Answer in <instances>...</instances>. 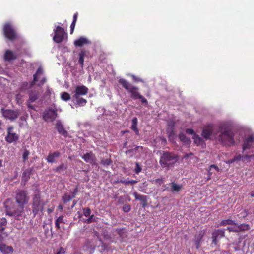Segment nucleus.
<instances>
[{"label": "nucleus", "instance_id": "a19ab883", "mask_svg": "<svg viewBox=\"0 0 254 254\" xmlns=\"http://www.w3.org/2000/svg\"><path fill=\"white\" fill-rule=\"evenodd\" d=\"M171 125H172L171 129L170 130H167V133L168 134V137L170 139L172 137H173V136L175 134L174 131V127L175 126V123L174 122H172Z\"/></svg>", "mask_w": 254, "mask_h": 254}, {"label": "nucleus", "instance_id": "ea45409f", "mask_svg": "<svg viewBox=\"0 0 254 254\" xmlns=\"http://www.w3.org/2000/svg\"><path fill=\"white\" fill-rule=\"evenodd\" d=\"M116 231L122 239H123L126 235V230L125 228L118 229H117Z\"/></svg>", "mask_w": 254, "mask_h": 254}, {"label": "nucleus", "instance_id": "b1692460", "mask_svg": "<svg viewBox=\"0 0 254 254\" xmlns=\"http://www.w3.org/2000/svg\"><path fill=\"white\" fill-rule=\"evenodd\" d=\"M29 100L28 101L34 102L39 97V93L37 91L30 90L28 91Z\"/></svg>", "mask_w": 254, "mask_h": 254}, {"label": "nucleus", "instance_id": "f8f14e48", "mask_svg": "<svg viewBox=\"0 0 254 254\" xmlns=\"http://www.w3.org/2000/svg\"><path fill=\"white\" fill-rule=\"evenodd\" d=\"M214 130V126L213 125H208L204 127L201 135L205 139H210L212 132Z\"/></svg>", "mask_w": 254, "mask_h": 254}, {"label": "nucleus", "instance_id": "423d86ee", "mask_svg": "<svg viewBox=\"0 0 254 254\" xmlns=\"http://www.w3.org/2000/svg\"><path fill=\"white\" fill-rule=\"evenodd\" d=\"M1 113L5 118L11 121L16 120L20 115V111L19 110L5 109L3 108L1 109Z\"/></svg>", "mask_w": 254, "mask_h": 254}, {"label": "nucleus", "instance_id": "09e8293b", "mask_svg": "<svg viewBox=\"0 0 254 254\" xmlns=\"http://www.w3.org/2000/svg\"><path fill=\"white\" fill-rule=\"evenodd\" d=\"M89 216L90 217L86 220V223H90L96 221V218L94 217V215H92Z\"/></svg>", "mask_w": 254, "mask_h": 254}, {"label": "nucleus", "instance_id": "1a4fd4ad", "mask_svg": "<svg viewBox=\"0 0 254 254\" xmlns=\"http://www.w3.org/2000/svg\"><path fill=\"white\" fill-rule=\"evenodd\" d=\"M55 35L53 37V40L57 43H60L63 41L65 36H67V33L65 32L64 29L58 26L54 30Z\"/></svg>", "mask_w": 254, "mask_h": 254}, {"label": "nucleus", "instance_id": "79ce46f5", "mask_svg": "<svg viewBox=\"0 0 254 254\" xmlns=\"http://www.w3.org/2000/svg\"><path fill=\"white\" fill-rule=\"evenodd\" d=\"M72 199L71 197V195L68 194L67 193H65L64 194L63 196H62V200L63 201V202L65 203H67L68 202H69V201H70Z\"/></svg>", "mask_w": 254, "mask_h": 254}, {"label": "nucleus", "instance_id": "69168bd1", "mask_svg": "<svg viewBox=\"0 0 254 254\" xmlns=\"http://www.w3.org/2000/svg\"><path fill=\"white\" fill-rule=\"evenodd\" d=\"M212 168H214L217 171H219V169L218 167L216 165L213 164V165H210V169H211Z\"/></svg>", "mask_w": 254, "mask_h": 254}, {"label": "nucleus", "instance_id": "39448f33", "mask_svg": "<svg viewBox=\"0 0 254 254\" xmlns=\"http://www.w3.org/2000/svg\"><path fill=\"white\" fill-rule=\"evenodd\" d=\"M29 200V197L27 190H21L16 191L15 200L18 204L24 207V205L28 203Z\"/></svg>", "mask_w": 254, "mask_h": 254}, {"label": "nucleus", "instance_id": "7ed1b4c3", "mask_svg": "<svg viewBox=\"0 0 254 254\" xmlns=\"http://www.w3.org/2000/svg\"><path fill=\"white\" fill-rule=\"evenodd\" d=\"M45 203L42 200L39 191H35L32 198V213L35 216L39 212H42Z\"/></svg>", "mask_w": 254, "mask_h": 254}, {"label": "nucleus", "instance_id": "a878e982", "mask_svg": "<svg viewBox=\"0 0 254 254\" xmlns=\"http://www.w3.org/2000/svg\"><path fill=\"white\" fill-rule=\"evenodd\" d=\"M128 90L131 93V96L133 99H138L140 96V94L138 92V88L136 87H131L129 88L128 87Z\"/></svg>", "mask_w": 254, "mask_h": 254}, {"label": "nucleus", "instance_id": "49530a36", "mask_svg": "<svg viewBox=\"0 0 254 254\" xmlns=\"http://www.w3.org/2000/svg\"><path fill=\"white\" fill-rule=\"evenodd\" d=\"M29 154L30 152L27 149H24V152L22 155L23 161H26L28 159V157Z\"/></svg>", "mask_w": 254, "mask_h": 254}, {"label": "nucleus", "instance_id": "6ab92c4d", "mask_svg": "<svg viewBox=\"0 0 254 254\" xmlns=\"http://www.w3.org/2000/svg\"><path fill=\"white\" fill-rule=\"evenodd\" d=\"M135 199L141 201V204L143 208H145L147 205V196L146 195H141L137 192L133 193Z\"/></svg>", "mask_w": 254, "mask_h": 254}, {"label": "nucleus", "instance_id": "e433bc0d", "mask_svg": "<svg viewBox=\"0 0 254 254\" xmlns=\"http://www.w3.org/2000/svg\"><path fill=\"white\" fill-rule=\"evenodd\" d=\"M182 188V186L178 185L174 182L171 183V190L172 191H179Z\"/></svg>", "mask_w": 254, "mask_h": 254}, {"label": "nucleus", "instance_id": "9b49d317", "mask_svg": "<svg viewBox=\"0 0 254 254\" xmlns=\"http://www.w3.org/2000/svg\"><path fill=\"white\" fill-rule=\"evenodd\" d=\"M43 73L44 71L43 68L41 66L39 67L36 71V72L33 75V82L30 84H29L27 82L23 83L21 87V90H26L28 88L31 87L34 84H35V82L37 81L38 76L43 75Z\"/></svg>", "mask_w": 254, "mask_h": 254}, {"label": "nucleus", "instance_id": "bf43d9fd", "mask_svg": "<svg viewBox=\"0 0 254 254\" xmlns=\"http://www.w3.org/2000/svg\"><path fill=\"white\" fill-rule=\"evenodd\" d=\"M46 81V77H44L42 78V79H41V80L40 81V82L37 84V85L38 86H41L42 85H43Z\"/></svg>", "mask_w": 254, "mask_h": 254}, {"label": "nucleus", "instance_id": "4be33fe9", "mask_svg": "<svg viewBox=\"0 0 254 254\" xmlns=\"http://www.w3.org/2000/svg\"><path fill=\"white\" fill-rule=\"evenodd\" d=\"M17 58V54L12 51L8 50L5 51L4 54V59L5 61H11L15 60Z\"/></svg>", "mask_w": 254, "mask_h": 254}, {"label": "nucleus", "instance_id": "f3484780", "mask_svg": "<svg viewBox=\"0 0 254 254\" xmlns=\"http://www.w3.org/2000/svg\"><path fill=\"white\" fill-rule=\"evenodd\" d=\"M56 128L59 134L66 137L68 135V132L64 128L62 122L60 120H58L56 123Z\"/></svg>", "mask_w": 254, "mask_h": 254}, {"label": "nucleus", "instance_id": "13d9d810", "mask_svg": "<svg viewBox=\"0 0 254 254\" xmlns=\"http://www.w3.org/2000/svg\"><path fill=\"white\" fill-rule=\"evenodd\" d=\"M104 238L106 239V240H110L112 242L113 241V240L112 239V237L111 236V235L110 234H104Z\"/></svg>", "mask_w": 254, "mask_h": 254}, {"label": "nucleus", "instance_id": "c03bdc74", "mask_svg": "<svg viewBox=\"0 0 254 254\" xmlns=\"http://www.w3.org/2000/svg\"><path fill=\"white\" fill-rule=\"evenodd\" d=\"M120 85H121L125 89L127 90V82L126 80L120 79L119 80Z\"/></svg>", "mask_w": 254, "mask_h": 254}, {"label": "nucleus", "instance_id": "e2e57ef3", "mask_svg": "<svg viewBox=\"0 0 254 254\" xmlns=\"http://www.w3.org/2000/svg\"><path fill=\"white\" fill-rule=\"evenodd\" d=\"M234 158L236 160V161H240L241 159L243 158V156L241 155V154H239L237 156H235Z\"/></svg>", "mask_w": 254, "mask_h": 254}, {"label": "nucleus", "instance_id": "a18cd8bd", "mask_svg": "<svg viewBox=\"0 0 254 254\" xmlns=\"http://www.w3.org/2000/svg\"><path fill=\"white\" fill-rule=\"evenodd\" d=\"M142 170V167L140 165L139 163L138 162H136L135 163V167L134 168V172L136 174H139Z\"/></svg>", "mask_w": 254, "mask_h": 254}, {"label": "nucleus", "instance_id": "338daca9", "mask_svg": "<svg viewBox=\"0 0 254 254\" xmlns=\"http://www.w3.org/2000/svg\"><path fill=\"white\" fill-rule=\"evenodd\" d=\"M233 245H234V249L235 251H239L240 250L239 247L237 245L236 243H233Z\"/></svg>", "mask_w": 254, "mask_h": 254}, {"label": "nucleus", "instance_id": "c9c22d12", "mask_svg": "<svg viewBox=\"0 0 254 254\" xmlns=\"http://www.w3.org/2000/svg\"><path fill=\"white\" fill-rule=\"evenodd\" d=\"M62 223H64L63 216H59L55 221V226L57 229H60V224Z\"/></svg>", "mask_w": 254, "mask_h": 254}, {"label": "nucleus", "instance_id": "680f3d73", "mask_svg": "<svg viewBox=\"0 0 254 254\" xmlns=\"http://www.w3.org/2000/svg\"><path fill=\"white\" fill-rule=\"evenodd\" d=\"M155 182L156 183L161 185L163 183V179L162 178H158L156 179Z\"/></svg>", "mask_w": 254, "mask_h": 254}, {"label": "nucleus", "instance_id": "4d7b16f0", "mask_svg": "<svg viewBox=\"0 0 254 254\" xmlns=\"http://www.w3.org/2000/svg\"><path fill=\"white\" fill-rule=\"evenodd\" d=\"M76 22L74 21H72L70 25V34H72L75 26Z\"/></svg>", "mask_w": 254, "mask_h": 254}, {"label": "nucleus", "instance_id": "864d4df0", "mask_svg": "<svg viewBox=\"0 0 254 254\" xmlns=\"http://www.w3.org/2000/svg\"><path fill=\"white\" fill-rule=\"evenodd\" d=\"M31 103H32V102L27 101L26 102L27 106L28 107V108L29 109H30L33 110H35V107L33 105H31Z\"/></svg>", "mask_w": 254, "mask_h": 254}, {"label": "nucleus", "instance_id": "cd10ccee", "mask_svg": "<svg viewBox=\"0 0 254 254\" xmlns=\"http://www.w3.org/2000/svg\"><path fill=\"white\" fill-rule=\"evenodd\" d=\"M88 43V41L86 38L81 37L78 39L74 41V44L76 46L82 47V46L86 44H87Z\"/></svg>", "mask_w": 254, "mask_h": 254}, {"label": "nucleus", "instance_id": "0e129e2a", "mask_svg": "<svg viewBox=\"0 0 254 254\" xmlns=\"http://www.w3.org/2000/svg\"><path fill=\"white\" fill-rule=\"evenodd\" d=\"M99 240L101 242V245L102 250H105L107 247V245L103 242V241L101 239H100Z\"/></svg>", "mask_w": 254, "mask_h": 254}, {"label": "nucleus", "instance_id": "9d476101", "mask_svg": "<svg viewBox=\"0 0 254 254\" xmlns=\"http://www.w3.org/2000/svg\"><path fill=\"white\" fill-rule=\"evenodd\" d=\"M13 126H9L7 128V134L5 137V141L8 143L17 142L19 140V135L13 131Z\"/></svg>", "mask_w": 254, "mask_h": 254}, {"label": "nucleus", "instance_id": "f03ea898", "mask_svg": "<svg viewBox=\"0 0 254 254\" xmlns=\"http://www.w3.org/2000/svg\"><path fill=\"white\" fill-rule=\"evenodd\" d=\"M219 132L220 134L217 137L218 142L223 145L227 146H234L235 144L234 134L228 128H224L222 125L219 126Z\"/></svg>", "mask_w": 254, "mask_h": 254}, {"label": "nucleus", "instance_id": "f704fd0d", "mask_svg": "<svg viewBox=\"0 0 254 254\" xmlns=\"http://www.w3.org/2000/svg\"><path fill=\"white\" fill-rule=\"evenodd\" d=\"M112 163V161L110 158H102L100 163L104 167H108Z\"/></svg>", "mask_w": 254, "mask_h": 254}, {"label": "nucleus", "instance_id": "4c0bfd02", "mask_svg": "<svg viewBox=\"0 0 254 254\" xmlns=\"http://www.w3.org/2000/svg\"><path fill=\"white\" fill-rule=\"evenodd\" d=\"M61 99L65 101H67L71 99L70 95L66 92H62L61 94Z\"/></svg>", "mask_w": 254, "mask_h": 254}, {"label": "nucleus", "instance_id": "2f4dec72", "mask_svg": "<svg viewBox=\"0 0 254 254\" xmlns=\"http://www.w3.org/2000/svg\"><path fill=\"white\" fill-rule=\"evenodd\" d=\"M179 138L181 141L186 144H189L190 142V139L188 138L183 133H180L179 134Z\"/></svg>", "mask_w": 254, "mask_h": 254}, {"label": "nucleus", "instance_id": "2eb2a0df", "mask_svg": "<svg viewBox=\"0 0 254 254\" xmlns=\"http://www.w3.org/2000/svg\"><path fill=\"white\" fill-rule=\"evenodd\" d=\"M254 145V136L251 135L247 137L244 141L243 145V150L249 149L253 147Z\"/></svg>", "mask_w": 254, "mask_h": 254}, {"label": "nucleus", "instance_id": "bb28decb", "mask_svg": "<svg viewBox=\"0 0 254 254\" xmlns=\"http://www.w3.org/2000/svg\"><path fill=\"white\" fill-rule=\"evenodd\" d=\"M204 233L200 232L194 236V242L197 249L199 248L201 241L203 237Z\"/></svg>", "mask_w": 254, "mask_h": 254}, {"label": "nucleus", "instance_id": "aec40b11", "mask_svg": "<svg viewBox=\"0 0 254 254\" xmlns=\"http://www.w3.org/2000/svg\"><path fill=\"white\" fill-rule=\"evenodd\" d=\"M61 155V153L58 151H56L52 153H50L47 157L46 161L48 163H53L56 162V159L58 158Z\"/></svg>", "mask_w": 254, "mask_h": 254}, {"label": "nucleus", "instance_id": "20e7f679", "mask_svg": "<svg viewBox=\"0 0 254 254\" xmlns=\"http://www.w3.org/2000/svg\"><path fill=\"white\" fill-rule=\"evenodd\" d=\"M24 207L18 204H11L6 206V214L9 216H13L17 219H20L24 211Z\"/></svg>", "mask_w": 254, "mask_h": 254}, {"label": "nucleus", "instance_id": "f257e3e1", "mask_svg": "<svg viewBox=\"0 0 254 254\" xmlns=\"http://www.w3.org/2000/svg\"><path fill=\"white\" fill-rule=\"evenodd\" d=\"M178 160V155L174 152L163 151L161 154L159 163L162 168L169 170L174 166Z\"/></svg>", "mask_w": 254, "mask_h": 254}, {"label": "nucleus", "instance_id": "603ef678", "mask_svg": "<svg viewBox=\"0 0 254 254\" xmlns=\"http://www.w3.org/2000/svg\"><path fill=\"white\" fill-rule=\"evenodd\" d=\"M7 220L6 219V218H2L1 219L0 222V225L3 226H5L7 225Z\"/></svg>", "mask_w": 254, "mask_h": 254}, {"label": "nucleus", "instance_id": "6e6552de", "mask_svg": "<svg viewBox=\"0 0 254 254\" xmlns=\"http://www.w3.org/2000/svg\"><path fill=\"white\" fill-rule=\"evenodd\" d=\"M57 110L52 108L46 109L43 113V118L46 122H52L57 117Z\"/></svg>", "mask_w": 254, "mask_h": 254}, {"label": "nucleus", "instance_id": "4468645a", "mask_svg": "<svg viewBox=\"0 0 254 254\" xmlns=\"http://www.w3.org/2000/svg\"><path fill=\"white\" fill-rule=\"evenodd\" d=\"M88 88L84 85H79L76 87L72 97H81L86 95L88 92Z\"/></svg>", "mask_w": 254, "mask_h": 254}, {"label": "nucleus", "instance_id": "37998d69", "mask_svg": "<svg viewBox=\"0 0 254 254\" xmlns=\"http://www.w3.org/2000/svg\"><path fill=\"white\" fill-rule=\"evenodd\" d=\"M5 229V226L0 225V242H2L4 239L2 235L5 234V233L3 232Z\"/></svg>", "mask_w": 254, "mask_h": 254}, {"label": "nucleus", "instance_id": "c756f323", "mask_svg": "<svg viewBox=\"0 0 254 254\" xmlns=\"http://www.w3.org/2000/svg\"><path fill=\"white\" fill-rule=\"evenodd\" d=\"M233 226L227 227V230L229 232H240L239 224L235 222V224H233Z\"/></svg>", "mask_w": 254, "mask_h": 254}, {"label": "nucleus", "instance_id": "473e14b6", "mask_svg": "<svg viewBox=\"0 0 254 254\" xmlns=\"http://www.w3.org/2000/svg\"><path fill=\"white\" fill-rule=\"evenodd\" d=\"M233 224H235V221L230 219L223 220L220 223V225L221 226H225L228 225H232Z\"/></svg>", "mask_w": 254, "mask_h": 254}, {"label": "nucleus", "instance_id": "5701e85b", "mask_svg": "<svg viewBox=\"0 0 254 254\" xmlns=\"http://www.w3.org/2000/svg\"><path fill=\"white\" fill-rule=\"evenodd\" d=\"M73 101H75V104L77 106H84L87 103V100L81 97H72Z\"/></svg>", "mask_w": 254, "mask_h": 254}, {"label": "nucleus", "instance_id": "6e6d98bb", "mask_svg": "<svg viewBox=\"0 0 254 254\" xmlns=\"http://www.w3.org/2000/svg\"><path fill=\"white\" fill-rule=\"evenodd\" d=\"M186 132L187 134H193L194 135V134H196L194 133V130H193L192 129H191V128H187V129H186Z\"/></svg>", "mask_w": 254, "mask_h": 254}, {"label": "nucleus", "instance_id": "8fccbe9b", "mask_svg": "<svg viewBox=\"0 0 254 254\" xmlns=\"http://www.w3.org/2000/svg\"><path fill=\"white\" fill-rule=\"evenodd\" d=\"M138 99L140 100V101L143 104H145L146 105H147L148 101L147 99L145 98L143 96L140 95V96L139 97Z\"/></svg>", "mask_w": 254, "mask_h": 254}, {"label": "nucleus", "instance_id": "774afa93", "mask_svg": "<svg viewBox=\"0 0 254 254\" xmlns=\"http://www.w3.org/2000/svg\"><path fill=\"white\" fill-rule=\"evenodd\" d=\"M235 161H236V160L235 159L234 157L231 159H230V160H228V161H226V163L227 164H232L233 163H234Z\"/></svg>", "mask_w": 254, "mask_h": 254}, {"label": "nucleus", "instance_id": "72a5a7b5", "mask_svg": "<svg viewBox=\"0 0 254 254\" xmlns=\"http://www.w3.org/2000/svg\"><path fill=\"white\" fill-rule=\"evenodd\" d=\"M239 230L240 232H244L249 231L250 229V226L249 224L247 223H242L239 224Z\"/></svg>", "mask_w": 254, "mask_h": 254}, {"label": "nucleus", "instance_id": "ddd939ff", "mask_svg": "<svg viewBox=\"0 0 254 254\" xmlns=\"http://www.w3.org/2000/svg\"><path fill=\"white\" fill-rule=\"evenodd\" d=\"M225 236V232L222 229H217L212 234V243L217 245L219 240Z\"/></svg>", "mask_w": 254, "mask_h": 254}, {"label": "nucleus", "instance_id": "7c9ffc66", "mask_svg": "<svg viewBox=\"0 0 254 254\" xmlns=\"http://www.w3.org/2000/svg\"><path fill=\"white\" fill-rule=\"evenodd\" d=\"M85 55V52L83 50H82L79 53L78 63L80 64L81 68H83L84 65V59Z\"/></svg>", "mask_w": 254, "mask_h": 254}, {"label": "nucleus", "instance_id": "0eeeda50", "mask_svg": "<svg viewBox=\"0 0 254 254\" xmlns=\"http://www.w3.org/2000/svg\"><path fill=\"white\" fill-rule=\"evenodd\" d=\"M3 32L5 36L11 41H13L18 37L15 29L10 23H6L4 25Z\"/></svg>", "mask_w": 254, "mask_h": 254}, {"label": "nucleus", "instance_id": "052dcab7", "mask_svg": "<svg viewBox=\"0 0 254 254\" xmlns=\"http://www.w3.org/2000/svg\"><path fill=\"white\" fill-rule=\"evenodd\" d=\"M65 251L64 249L63 248H61L60 250L57 252L55 254H64Z\"/></svg>", "mask_w": 254, "mask_h": 254}, {"label": "nucleus", "instance_id": "412c9836", "mask_svg": "<svg viewBox=\"0 0 254 254\" xmlns=\"http://www.w3.org/2000/svg\"><path fill=\"white\" fill-rule=\"evenodd\" d=\"M32 171L33 168H27L23 171L22 175V182H24V184H26L28 181Z\"/></svg>", "mask_w": 254, "mask_h": 254}, {"label": "nucleus", "instance_id": "a211bd4d", "mask_svg": "<svg viewBox=\"0 0 254 254\" xmlns=\"http://www.w3.org/2000/svg\"><path fill=\"white\" fill-rule=\"evenodd\" d=\"M0 251L3 254H10L14 252V249L11 246H7L2 242H0Z\"/></svg>", "mask_w": 254, "mask_h": 254}, {"label": "nucleus", "instance_id": "3c124183", "mask_svg": "<svg viewBox=\"0 0 254 254\" xmlns=\"http://www.w3.org/2000/svg\"><path fill=\"white\" fill-rule=\"evenodd\" d=\"M78 191L77 187H76L71 192L72 195H71V198H74Z\"/></svg>", "mask_w": 254, "mask_h": 254}, {"label": "nucleus", "instance_id": "dca6fc26", "mask_svg": "<svg viewBox=\"0 0 254 254\" xmlns=\"http://www.w3.org/2000/svg\"><path fill=\"white\" fill-rule=\"evenodd\" d=\"M81 156L86 162L92 165L95 164L96 157L92 152L86 153Z\"/></svg>", "mask_w": 254, "mask_h": 254}, {"label": "nucleus", "instance_id": "58836bf2", "mask_svg": "<svg viewBox=\"0 0 254 254\" xmlns=\"http://www.w3.org/2000/svg\"><path fill=\"white\" fill-rule=\"evenodd\" d=\"M193 138L195 143L197 145H201L203 142L202 139L196 134H194Z\"/></svg>", "mask_w": 254, "mask_h": 254}, {"label": "nucleus", "instance_id": "5fc2aeb1", "mask_svg": "<svg viewBox=\"0 0 254 254\" xmlns=\"http://www.w3.org/2000/svg\"><path fill=\"white\" fill-rule=\"evenodd\" d=\"M22 97V96L20 94H18L16 95V99L18 103L19 104L20 103H21L22 102L21 100Z\"/></svg>", "mask_w": 254, "mask_h": 254}, {"label": "nucleus", "instance_id": "c85d7f7f", "mask_svg": "<svg viewBox=\"0 0 254 254\" xmlns=\"http://www.w3.org/2000/svg\"><path fill=\"white\" fill-rule=\"evenodd\" d=\"M67 169V165L64 163H61L59 166H57L55 168H53V170L54 171L61 173L63 172L64 171L66 170Z\"/></svg>", "mask_w": 254, "mask_h": 254}, {"label": "nucleus", "instance_id": "de8ad7c7", "mask_svg": "<svg viewBox=\"0 0 254 254\" xmlns=\"http://www.w3.org/2000/svg\"><path fill=\"white\" fill-rule=\"evenodd\" d=\"M83 214L85 217H88L91 213V210L89 208H85L83 209Z\"/></svg>", "mask_w": 254, "mask_h": 254}, {"label": "nucleus", "instance_id": "393cba45", "mask_svg": "<svg viewBox=\"0 0 254 254\" xmlns=\"http://www.w3.org/2000/svg\"><path fill=\"white\" fill-rule=\"evenodd\" d=\"M138 119L136 117L133 118L131 121L130 129L135 133V135L139 134V130L137 128Z\"/></svg>", "mask_w": 254, "mask_h": 254}]
</instances>
